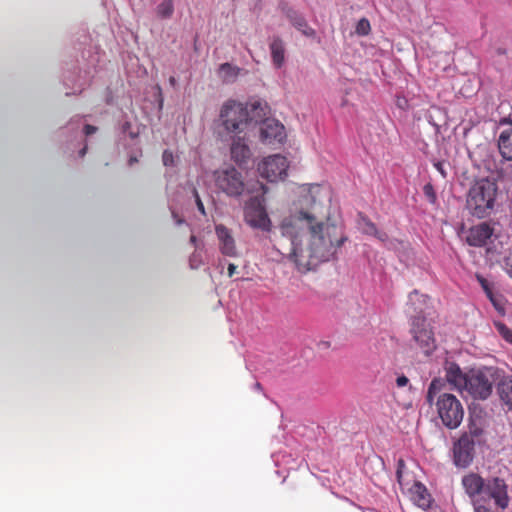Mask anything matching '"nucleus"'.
Returning <instances> with one entry per match:
<instances>
[{"label":"nucleus","instance_id":"47","mask_svg":"<svg viewBox=\"0 0 512 512\" xmlns=\"http://www.w3.org/2000/svg\"><path fill=\"white\" fill-rule=\"evenodd\" d=\"M510 128H512V121L505 120V122Z\"/></svg>","mask_w":512,"mask_h":512},{"label":"nucleus","instance_id":"43","mask_svg":"<svg viewBox=\"0 0 512 512\" xmlns=\"http://www.w3.org/2000/svg\"><path fill=\"white\" fill-rule=\"evenodd\" d=\"M172 216L177 225H180L183 223V220L174 211L172 212Z\"/></svg>","mask_w":512,"mask_h":512},{"label":"nucleus","instance_id":"5","mask_svg":"<svg viewBox=\"0 0 512 512\" xmlns=\"http://www.w3.org/2000/svg\"><path fill=\"white\" fill-rule=\"evenodd\" d=\"M265 199L262 196H254L249 199L244 208L245 222L254 229L268 231L271 221L267 215Z\"/></svg>","mask_w":512,"mask_h":512},{"label":"nucleus","instance_id":"1","mask_svg":"<svg viewBox=\"0 0 512 512\" xmlns=\"http://www.w3.org/2000/svg\"><path fill=\"white\" fill-rule=\"evenodd\" d=\"M279 229L282 236L290 241L291 251L288 256H297L301 252L300 234L304 229L309 232L311 249L316 254L345 253L347 251L342 247L350 243L347 236L335 225L324 224L310 210L303 208L284 218Z\"/></svg>","mask_w":512,"mask_h":512},{"label":"nucleus","instance_id":"28","mask_svg":"<svg viewBox=\"0 0 512 512\" xmlns=\"http://www.w3.org/2000/svg\"><path fill=\"white\" fill-rule=\"evenodd\" d=\"M173 0H164L156 7V15L161 19H168L173 15Z\"/></svg>","mask_w":512,"mask_h":512},{"label":"nucleus","instance_id":"45","mask_svg":"<svg viewBox=\"0 0 512 512\" xmlns=\"http://www.w3.org/2000/svg\"><path fill=\"white\" fill-rule=\"evenodd\" d=\"M260 189L262 190L263 194L267 193V187L263 184H260Z\"/></svg>","mask_w":512,"mask_h":512},{"label":"nucleus","instance_id":"22","mask_svg":"<svg viewBox=\"0 0 512 512\" xmlns=\"http://www.w3.org/2000/svg\"><path fill=\"white\" fill-rule=\"evenodd\" d=\"M291 265L294 266L299 273L305 274L315 272L323 263L320 258H288Z\"/></svg>","mask_w":512,"mask_h":512},{"label":"nucleus","instance_id":"2","mask_svg":"<svg viewBox=\"0 0 512 512\" xmlns=\"http://www.w3.org/2000/svg\"><path fill=\"white\" fill-rule=\"evenodd\" d=\"M266 105L254 101L250 105L229 99L223 103L219 113V133L223 138L248 134L262 117Z\"/></svg>","mask_w":512,"mask_h":512},{"label":"nucleus","instance_id":"26","mask_svg":"<svg viewBox=\"0 0 512 512\" xmlns=\"http://www.w3.org/2000/svg\"><path fill=\"white\" fill-rule=\"evenodd\" d=\"M237 262L227 263V275L229 277L239 276L244 277L249 274L248 266L244 258H236Z\"/></svg>","mask_w":512,"mask_h":512},{"label":"nucleus","instance_id":"18","mask_svg":"<svg viewBox=\"0 0 512 512\" xmlns=\"http://www.w3.org/2000/svg\"><path fill=\"white\" fill-rule=\"evenodd\" d=\"M444 369L447 381L454 388L463 392L465 385H467L468 374H464L460 367L453 362H447Z\"/></svg>","mask_w":512,"mask_h":512},{"label":"nucleus","instance_id":"6","mask_svg":"<svg viewBox=\"0 0 512 512\" xmlns=\"http://www.w3.org/2000/svg\"><path fill=\"white\" fill-rule=\"evenodd\" d=\"M215 182L230 197H240L246 189L242 174L234 167L217 171Z\"/></svg>","mask_w":512,"mask_h":512},{"label":"nucleus","instance_id":"31","mask_svg":"<svg viewBox=\"0 0 512 512\" xmlns=\"http://www.w3.org/2000/svg\"><path fill=\"white\" fill-rule=\"evenodd\" d=\"M476 278H477L478 282L480 283L481 287L483 288V290L485 291L488 298L491 300V302L494 304V306H496V302L493 298V294H492V291L489 287L487 280L480 274H476Z\"/></svg>","mask_w":512,"mask_h":512},{"label":"nucleus","instance_id":"19","mask_svg":"<svg viewBox=\"0 0 512 512\" xmlns=\"http://www.w3.org/2000/svg\"><path fill=\"white\" fill-rule=\"evenodd\" d=\"M215 230L222 253L225 256H232L235 252V242L230 231L223 225H217Z\"/></svg>","mask_w":512,"mask_h":512},{"label":"nucleus","instance_id":"20","mask_svg":"<svg viewBox=\"0 0 512 512\" xmlns=\"http://www.w3.org/2000/svg\"><path fill=\"white\" fill-rule=\"evenodd\" d=\"M272 63L276 68H281L285 63V45L283 40L274 36L269 44Z\"/></svg>","mask_w":512,"mask_h":512},{"label":"nucleus","instance_id":"32","mask_svg":"<svg viewBox=\"0 0 512 512\" xmlns=\"http://www.w3.org/2000/svg\"><path fill=\"white\" fill-rule=\"evenodd\" d=\"M423 192H424V195L427 197L428 201L431 204H435L436 203L437 196H436L435 190H434V188H433L431 183H427L426 185H424Z\"/></svg>","mask_w":512,"mask_h":512},{"label":"nucleus","instance_id":"30","mask_svg":"<svg viewBox=\"0 0 512 512\" xmlns=\"http://www.w3.org/2000/svg\"><path fill=\"white\" fill-rule=\"evenodd\" d=\"M498 333L509 343H512V330L501 322H495Z\"/></svg>","mask_w":512,"mask_h":512},{"label":"nucleus","instance_id":"46","mask_svg":"<svg viewBox=\"0 0 512 512\" xmlns=\"http://www.w3.org/2000/svg\"><path fill=\"white\" fill-rule=\"evenodd\" d=\"M137 162V158L136 157H130L129 159V165H132L133 163Z\"/></svg>","mask_w":512,"mask_h":512},{"label":"nucleus","instance_id":"21","mask_svg":"<svg viewBox=\"0 0 512 512\" xmlns=\"http://www.w3.org/2000/svg\"><path fill=\"white\" fill-rule=\"evenodd\" d=\"M498 149L505 160H512V128L508 125L498 137Z\"/></svg>","mask_w":512,"mask_h":512},{"label":"nucleus","instance_id":"39","mask_svg":"<svg viewBox=\"0 0 512 512\" xmlns=\"http://www.w3.org/2000/svg\"><path fill=\"white\" fill-rule=\"evenodd\" d=\"M434 167L439 171V173L445 178L446 177V171L444 169V163L443 162H435Z\"/></svg>","mask_w":512,"mask_h":512},{"label":"nucleus","instance_id":"29","mask_svg":"<svg viewBox=\"0 0 512 512\" xmlns=\"http://www.w3.org/2000/svg\"><path fill=\"white\" fill-rule=\"evenodd\" d=\"M442 381L440 379H434L429 385L427 392V401L431 404L434 401L436 394L440 391Z\"/></svg>","mask_w":512,"mask_h":512},{"label":"nucleus","instance_id":"36","mask_svg":"<svg viewBox=\"0 0 512 512\" xmlns=\"http://www.w3.org/2000/svg\"><path fill=\"white\" fill-rule=\"evenodd\" d=\"M483 501H475L473 504L474 512H493L490 508L485 506Z\"/></svg>","mask_w":512,"mask_h":512},{"label":"nucleus","instance_id":"16","mask_svg":"<svg viewBox=\"0 0 512 512\" xmlns=\"http://www.w3.org/2000/svg\"><path fill=\"white\" fill-rule=\"evenodd\" d=\"M494 233V228L488 222H482L472 226L466 236V240L471 246L485 245Z\"/></svg>","mask_w":512,"mask_h":512},{"label":"nucleus","instance_id":"42","mask_svg":"<svg viewBox=\"0 0 512 512\" xmlns=\"http://www.w3.org/2000/svg\"><path fill=\"white\" fill-rule=\"evenodd\" d=\"M96 130H97V128L95 126H92L89 124H86L84 127V132L86 135H91V134L95 133Z\"/></svg>","mask_w":512,"mask_h":512},{"label":"nucleus","instance_id":"41","mask_svg":"<svg viewBox=\"0 0 512 512\" xmlns=\"http://www.w3.org/2000/svg\"><path fill=\"white\" fill-rule=\"evenodd\" d=\"M303 202L306 204H312L316 202L315 196L310 192L307 195L303 196Z\"/></svg>","mask_w":512,"mask_h":512},{"label":"nucleus","instance_id":"10","mask_svg":"<svg viewBox=\"0 0 512 512\" xmlns=\"http://www.w3.org/2000/svg\"><path fill=\"white\" fill-rule=\"evenodd\" d=\"M492 385L491 374L484 371H473L468 374L464 391L474 398L486 399L492 393Z\"/></svg>","mask_w":512,"mask_h":512},{"label":"nucleus","instance_id":"9","mask_svg":"<svg viewBox=\"0 0 512 512\" xmlns=\"http://www.w3.org/2000/svg\"><path fill=\"white\" fill-rule=\"evenodd\" d=\"M287 169L286 158L279 154L271 155L258 164L259 174L270 182L284 179L287 176Z\"/></svg>","mask_w":512,"mask_h":512},{"label":"nucleus","instance_id":"40","mask_svg":"<svg viewBox=\"0 0 512 512\" xmlns=\"http://www.w3.org/2000/svg\"><path fill=\"white\" fill-rule=\"evenodd\" d=\"M201 264V258H189V265L192 269L198 268Z\"/></svg>","mask_w":512,"mask_h":512},{"label":"nucleus","instance_id":"27","mask_svg":"<svg viewBox=\"0 0 512 512\" xmlns=\"http://www.w3.org/2000/svg\"><path fill=\"white\" fill-rule=\"evenodd\" d=\"M427 296L420 294L417 290L412 291L408 296L407 305L415 312H422L427 304Z\"/></svg>","mask_w":512,"mask_h":512},{"label":"nucleus","instance_id":"23","mask_svg":"<svg viewBox=\"0 0 512 512\" xmlns=\"http://www.w3.org/2000/svg\"><path fill=\"white\" fill-rule=\"evenodd\" d=\"M358 228L367 235H374L382 242L388 239V236L385 232L379 231L370 219L361 214L358 220Z\"/></svg>","mask_w":512,"mask_h":512},{"label":"nucleus","instance_id":"13","mask_svg":"<svg viewBox=\"0 0 512 512\" xmlns=\"http://www.w3.org/2000/svg\"><path fill=\"white\" fill-rule=\"evenodd\" d=\"M474 441L468 435H463L454 445V462L458 467H467L473 460Z\"/></svg>","mask_w":512,"mask_h":512},{"label":"nucleus","instance_id":"11","mask_svg":"<svg viewBox=\"0 0 512 512\" xmlns=\"http://www.w3.org/2000/svg\"><path fill=\"white\" fill-rule=\"evenodd\" d=\"M397 478L401 488L408 491L409 497L415 505L424 510L430 507L431 496L422 483L415 481L411 487H406L407 484L404 483L400 470L397 471Z\"/></svg>","mask_w":512,"mask_h":512},{"label":"nucleus","instance_id":"38","mask_svg":"<svg viewBox=\"0 0 512 512\" xmlns=\"http://www.w3.org/2000/svg\"><path fill=\"white\" fill-rule=\"evenodd\" d=\"M408 383H409V379L404 375H401V376L397 377V379H396V384L398 387H405L408 385Z\"/></svg>","mask_w":512,"mask_h":512},{"label":"nucleus","instance_id":"17","mask_svg":"<svg viewBox=\"0 0 512 512\" xmlns=\"http://www.w3.org/2000/svg\"><path fill=\"white\" fill-rule=\"evenodd\" d=\"M282 11L289 19L290 23L303 35L311 38L315 37V30L308 25L303 15L287 5H283Z\"/></svg>","mask_w":512,"mask_h":512},{"label":"nucleus","instance_id":"37","mask_svg":"<svg viewBox=\"0 0 512 512\" xmlns=\"http://www.w3.org/2000/svg\"><path fill=\"white\" fill-rule=\"evenodd\" d=\"M501 266L504 268L506 273L512 278V258H504Z\"/></svg>","mask_w":512,"mask_h":512},{"label":"nucleus","instance_id":"4","mask_svg":"<svg viewBox=\"0 0 512 512\" xmlns=\"http://www.w3.org/2000/svg\"><path fill=\"white\" fill-rule=\"evenodd\" d=\"M436 408L442 423L449 429L457 428L464 416L460 401L452 394L444 393L437 398Z\"/></svg>","mask_w":512,"mask_h":512},{"label":"nucleus","instance_id":"8","mask_svg":"<svg viewBox=\"0 0 512 512\" xmlns=\"http://www.w3.org/2000/svg\"><path fill=\"white\" fill-rule=\"evenodd\" d=\"M490 500L501 510L508 508L510 497L508 495V486L504 479L492 477L486 480L482 501L486 503Z\"/></svg>","mask_w":512,"mask_h":512},{"label":"nucleus","instance_id":"35","mask_svg":"<svg viewBox=\"0 0 512 512\" xmlns=\"http://www.w3.org/2000/svg\"><path fill=\"white\" fill-rule=\"evenodd\" d=\"M163 164L165 166H172L174 164V158L172 152L165 150L162 155Z\"/></svg>","mask_w":512,"mask_h":512},{"label":"nucleus","instance_id":"34","mask_svg":"<svg viewBox=\"0 0 512 512\" xmlns=\"http://www.w3.org/2000/svg\"><path fill=\"white\" fill-rule=\"evenodd\" d=\"M192 194H193V197L195 199V203H196V206H197V209L199 210V212L202 214V215H206L205 213V207H204V204L198 194V191L196 190V188H193L192 189Z\"/></svg>","mask_w":512,"mask_h":512},{"label":"nucleus","instance_id":"25","mask_svg":"<svg viewBox=\"0 0 512 512\" xmlns=\"http://www.w3.org/2000/svg\"><path fill=\"white\" fill-rule=\"evenodd\" d=\"M501 401L512 410V377L504 378L498 386Z\"/></svg>","mask_w":512,"mask_h":512},{"label":"nucleus","instance_id":"3","mask_svg":"<svg viewBox=\"0 0 512 512\" xmlns=\"http://www.w3.org/2000/svg\"><path fill=\"white\" fill-rule=\"evenodd\" d=\"M497 185L484 178L477 181L468 192L466 207L469 213L479 219L489 217L494 209Z\"/></svg>","mask_w":512,"mask_h":512},{"label":"nucleus","instance_id":"7","mask_svg":"<svg viewBox=\"0 0 512 512\" xmlns=\"http://www.w3.org/2000/svg\"><path fill=\"white\" fill-rule=\"evenodd\" d=\"M411 333L414 341L425 355L436 349V340L430 323L422 316H415L411 321Z\"/></svg>","mask_w":512,"mask_h":512},{"label":"nucleus","instance_id":"12","mask_svg":"<svg viewBox=\"0 0 512 512\" xmlns=\"http://www.w3.org/2000/svg\"><path fill=\"white\" fill-rule=\"evenodd\" d=\"M225 139L231 142V158L240 166L246 165L252 157V152L248 145V134Z\"/></svg>","mask_w":512,"mask_h":512},{"label":"nucleus","instance_id":"33","mask_svg":"<svg viewBox=\"0 0 512 512\" xmlns=\"http://www.w3.org/2000/svg\"><path fill=\"white\" fill-rule=\"evenodd\" d=\"M370 31V23L366 18H362L358 21L356 26V32L359 35H367Z\"/></svg>","mask_w":512,"mask_h":512},{"label":"nucleus","instance_id":"15","mask_svg":"<svg viewBox=\"0 0 512 512\" xmlns=\"http://www.w3.org/2000/svg\"><path fill=\"white\" fill-rule=\"evenodd\" d=\"M286 137L284 126L276 119L267 118L261 123L260 138L264 142H282Z\"/></svg>","mask_w":512,"mask_h":512},{"label":"nucleus","instance_id":"44","mask_svg":"<svg viewBox=\"0 0 512 512\" xmlns=\"http://www.w3.org/2000/svg\"><path fill=\"white\" fill-rule=\"evenodd\" d=\"M169 83H170V85H171V86H173V87H175V86H176V79H175V77H174V76H171V77L169 78Z\"/></svg>","mask_w":512,"mask_h":512},{"label":"nucleus","instance_id":"48","mask_svg":"<svg viewBox=\"0 0 512 512\" xmlns=\"http://www.w3.org/2000/svg\"><path fill=\"white\" fill-rule=\"evenodd\" d=\"M86 153V148H83L81 151H80V156H84Z\"/></svg>","mask_w":512,"mask_h":512},{"label":"nucleus","instance_id":"24","mask_svg":"<svg viewBox=\"0 0 512 512\" xmlns=\"http://www.w3.org/2000/svg\"><path fill=\"white\" fill-rule=\"evenodd\" d=\"M241 69L230 63H223L219 66L218 76L223 83L230 84L236 81Z\"/></svg>","mask_w":512,"mask_h":512},{"label":"nucleus","instance_id":"14","mask_svg":"<svg viewBox=\"0 0 512 512\" xmlns=\"http://www.w3.org/2000/svg\"><path fill=\"white\" fill-rule=\"evenodd\" d=\"M462 486L472 503L482 501L486 480L476 473H469L463 476Z\"/></svg>","mask_w":512,"mask_h":512}]
</instances>
